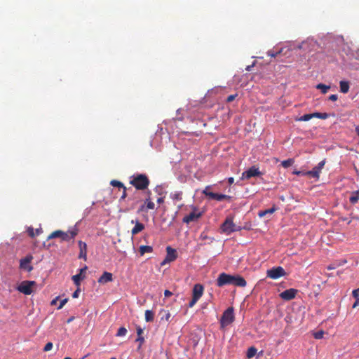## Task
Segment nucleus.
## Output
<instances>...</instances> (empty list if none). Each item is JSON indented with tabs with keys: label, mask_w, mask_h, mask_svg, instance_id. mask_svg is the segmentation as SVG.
I'll use <instances>...</instances> for the list:
<instances>
[{
	"label": "nucleus",
	"mask_w": 359,
	"mask_h": 359,
	"mask_svg": "<svg viewBox=\"0 0 359 359\" xmlns=\"http://www.w3.org/2000/svg\"><path fill=\"white\" fill-rule=\"evenodd\" d=\"M246 280L239 275L233 276L226 273H222L219 275L217 279V285L218 287L231 285L243 287L246 286Z\"/></svg>",
	"instance_id": "f257e3e1"
},
{
	"label": "nucleus",
	"mask_w": 359,
	"mask_h": 359,
	"mask_svg": "<svg viewBox=\"0 0 359 359\" xmlns=\"http://www.w3.org/2000/svg\"><path fill=\"white\" fill-rule=\"evenodd\" d=\"M129 182L137 190L144 191L148 188L150 181L145 174H135L130 177Z\"/></svg>",
	"instance_id": "f03ea898"
},
{
	"label": "nucleus",
	"mask_w": 359,
	"mask_h": 359,
	"mask_svg": "<svg viewBox=\"0 0 359 359\" xmlns=\"http://www.w3.org/2000/svg\"><path fill=\"white\" fill-rule=\"evenodd\" d=\"M79 229L74 226L72 229L65 232L61 230H57L52 232L48 237V240L53 239L55 238H60L63 241H69L71 239H74L78 234Z\"/></svg>",
	"instance_id": "7ed1b4c3"
},
{
	"label": "nucleus",
	"mask_w": 359,
	"mask_h": 359,
	"mask_svg": "<svg viewBox=\"0 0 359 359\" xmlns=\"http://www.w3.org/2000/svg\"><path fill=\"white\" fill-rule=\"evenodd\" d=\"M234 319L235 317L233 313V308L229 307L226 310L224 311L220 319L221 327L224 328L225 327L229 325L234 321Z\"/></svg>",
	"instance_id": "20e7f679"
},
{
	"label": "nucleus",
	"mask_w": 359,
	"mask_h": 359,
	"mask_svg": "<svg viewBox=\"0 0 359 359\" xmlns=\"http://www.w3.org/2000/svg\"><path fill=\"white\" fill-rule=\"evenodd\" d=\"M222 232L230 234L232 232L241 230V227H237L233 222L232 218H226L221 226Z\"/></svg>",
	"instance_id": "39448f33"
},
{
	"label": "nucleus",
	"mask_w": 359,
	"mask_h": 359,
	"mask_svg": "<svg viewBox=\"0 0 359 359\" xmlns=\"http://www.w3.org/2000/svg\"><path fill=\"white\" fill-rule=\"evenodd\" d=\"M210 187L207 186L205 189L202 191V193L205 196L209 197L211 199L216 200L217 201H222L224 200H229L231 198V196L223 194H217L213 193L209 191Z\"/></svg>",
	"instance_id": "423d86ee"
},
{
	"label": "nucleus",
	"mask_w": 359,
	"mask_h": 359,
	"mask_svg": "<svg viewBox=\"0 0 359 359\" xmlns=\"http://www.w3.org/2000/svg\"><path fill=\"white\" fill-rule=\"evenodd\" d=\"M36 285L35 281H22L17 287V290L24 294L29 295L32 293V287Z\"/></svg>",
	"instance_id": "0eeeda50"
},
{
	"label": "nucleus",
	"mask_w": 359,
	"mask_h": 359,
	"mask_svg": "<svg viewBox=\"0 0 359 359\" xmlns=\"http://www.w3.org/2000/svg\"><path fill=\"white\" fill-rule=\"evenodd\" d=\"M267 277L276 280L285 275L284 269L281 266L273 267L266 271Z\"/></svg>",
	"instance_id": "6e6552de"
},
{
	"label": "nucleus",
	"mask_w": 359,
	"mask_h": 359,
	"mask_svg": "<svg viewBox=\"0 0 359 359\" xmlns=\"http://www.w3.org/2000/svg\"><path fill=\"white\" fill-rule=\"evenodd\" d=\"M262 175V172L259 171V168L255 165L250 167L249 169L242 173L241 179L249 180L253 177H259Z\"/></svg>",
	"instance_id": "1a4fd4ad"
},
{
	"label": "nucleus",
	"mask_w": 359,
	"mask_h": 359,
	"mask_svg": "<svg viewBox=\"0 0 359 359\" xmlns=\"http://www.w3.org/2000/svg\"><path fill=\"white\" fill-rule=\"evenodd\" d=\"M151 194L150 191L147 193V198L144 200V203L140 207L138 212L147 211L148 210H154L155 208V204L151 201Z\"/></svg>",
	"instance_id": "9d476101"
},
{
	"label": "nucleus",
	"mask_w": 359,
	"mask_h": 359,
	"mask_svg": "<svg viewBox=\"0 0 359 359\" xmlns=\"http://www.w3.org/2000/svg\"><path fill=\"white\" fill-rule=\"evenodd\" d=\"M325 164V161H321L318 165L315 166L311 170L306 172L305 175H309L313 177L319 178L320 173Z\"/></svg>",
	"instance_id": "9b49d317"
},
{
	"label": "nucleus",
	"mask_w": 359,
	"mask_h": 359,
	"mask_svg": "<svg viewBox=\"0 0 359 359\" xmlns=\"http://www.w3.org/2000/svg\"><path fill=\"white\" fill-rule=\"evenodd\" d=\"M167 255L164 260L161 262V265H165L167 263L172 262L177 259V252L170 246L166 248Z\"/></svg>",
	"instance_id": "f8f14e48"
},
{
	"label": "nucleus",
	"mask_w": 359,
	"mask_h": 359,
	"mask_svg": "<svg viewBox=\"0 0 359 359\" xmlns=\"http://www.w3.org/2000/svg\"><path fill=\"white\" fill-rule=\"evenodd\" d=\"M32 259L33 257L31 255L26 256L23 259H21L20 261V268L30 272L33 269L32 266L30 264Z\"/></svg>",
	"instance_id": "ddd939ff"
},
{
	"label": "nucleus",
	"mask_w": 359,
	"mask_h": 359,
	"mask_svg": "<svg viewBox=\"0 0 359 359\" xmlns=\"http://www.w3.org/2000/svg\"><path fill=\"white\" fill-rule=\"evenodd\" d=\"M298 290L294 288H290L288 290H285L280 294V297L282 299L285 301H290L293 299L297 294Z\"/></svg>",
	"instance_id": "4468645a"
},
{
	"label": "nucleus",
	"mask_w": 359,
	"mask_h": 359,
	"mask_svg": "<svg viewBox=\"0 0 359 359\" xmlns=\"http://www.w3.org/2000/svg\"><path fill=\"white\" fill-rule=\"evenodd\" d=\"M88 267L85 266L79 270V273L72 276V280L76 285L79 286L81 280L85 278V275L83 273L86 271Z\"/></svg>",
	"instance_id": "2eb2a0df"
},
{
	"label": "nucleus",
	"mask_w": 359,
	"mask_h": 359,
	"mask_svg": "<svg viewBox=\"0 0 359 359\" xmlns=\"http://www.w3.org/2000/svg\"><path fill=\"white\" fill-rule=\"evenodd\" d=\"M203 286L201 284H196L194 286L193 290H192V297L197 299L199 300V299L202 297L203 294Z\"/></svg>",
	"instance_id": "dca6fc26"
},
{
	"label": "nucleus",
	"mask_w": 359,
	"mask_h": 359,
	"mask_svg": "<svg viewBox=\"0 0 359 359\" xmlns=\"http://www.w3.org/2000/svg\"><path fill=\"white\" fill-rule=\"evenodd\" d=\"M79 258L83 259L86 260L87 257V245L86 243L79 241Z\"/></svg>",
	"instance_id": "f3484780"
},
{
	"label": "nucleus",
	"mask_w": 359,
	"mask_h": 359,
	"mask_svg": "<svg viewBox=\"0 0 359 359\" xmlns=\"http://www.w3.org/2000/svg\"><path fill=\"white\" fill-rule=\"evenodd\" d=\"M131 223L135 224V226L131 230V233L133 236L137 234L138 233L141 232L144 229V225L137 220H132Z\"/></svg>",
	"instance_id": "a211bd4d"
},
{
	"label": "nucleus",
	"mask_w": 359,
	"mask_h": 359,
	"mask_svg": "<svg viewBox=\"0 0 359 359\" xmlns=\"http://www.w3.org/2000/svg\"><path fill=\"white\" fill-rule=\"evenodd\" d=\"M113 280V275L111 273L104 271L103 274L99 278L98 283L104 284Z\"/></svg>",
	"instance_id": "6ab92c4d"
},
{
	"label": "nucleus",
	"mask_w": 359,
	"mask_h": 359,
	"mask_svg": "<svg viewBox=\"0 0 359 359\" xmlns=\"http://www.w3.org/2000/svg\"><path fill=\"white\" fill-rule=\"evenodd\" d=\"M201 213H196L194 212H192L189 213V215H186L183 218V222L184 223L189 224L191 222L196 220L197 219L201 217Z\"/></svg>",
	"instance_id": "aec40b11"
},
{
	"label": "nucleus",
	"mask_w": 359,
	"mask_h": 359,
	"mask_svg": "<svg viewBox=\"0 0 359 359\" xmlns=\"http://www.w3.org/2000/svg\"><path fill=\"white\" fill-rule=\"evenodd\" d=\"M340 91L342 93H347L350 88V85L348 81H341L339 82Z\"/></svg>",
	"instance_id": "412c9836"
},
{
	"label": "nucleus",
	"mask_w": 359,
	"mask_h": 359,
	"mask_svg": "<svg viewBox=\"0 0 359 359\" xmlns=\"http://www.w3.org/2000/svg\"><path fill=\"white\" fill-rule=\"evenodd\" d=\"M276 210H277V208H276V206L273 205V207L269 209L259 211L258 212V216L259 217H263L267 214H273Z\"/></svg>",
	"instance_id": "4be33fe9"
},
{
	"label": "nucleus",
	"mask_w": 359,
	"mask_h": 359,
	"mask_svg": "<svg viewBox=\"0 0 359 359\" xmlns=\"http://www.w3.org/2000/svg\"><path fill=\"white\" fill-rule=\"evenodd\" d=\"M140 253L141 255H144L145 253H151L153 251V248L149 245H141L140 247Z\"/></svg>",
	"instance_id": "5701e85b"
},
{
	"label": "nucleus",
	"mask_w": 359,
	"mask_h": 359,
	"mask_svg": "<svg viewBox=\"0 0 359 359\" xmlns=\"http://www.w3.org/2000/svg\"><path fill=\"white\" fill-rule=\"evenodd\" d=\"M349 201H350L351 203H352V204L357 203L359 201V191H353L351 194V197L349 198Z\"/></svg>",
	"instance_id": "b1692460"
},
{
	"label": "nucleus",
	"mask_w": 359,
	"mask_h": 359,
	"mask_svg": "<svg viewBox=\"0 0 359 359\" xmlns=\"http://www.w3.org/2000/svg\"><path fill=\"white\" fill-rule=\"evenodd\" d=\"M316 88L318 90H321V93L323 94H326L328 91V90L330 89V86H327L325 84H323V83H318L316 85Z\"/></svg>",
	"instance_id": "393cba45"
},
{
	"label": "nucleus",
	"mask_w": 359,
	"mask_h": 359,
	"mask_svg": "<svg viewBox=\"0 0 359 359\" xmlns=\"http://www.w3.org/2000/svg\"><path fill=\"white\" fill-rule=\"evenodd\" d=\"M160 315H161V320H165V321H169L170 318L171 316V315L168 311L163 310V309H162L160 311Z\"/></svg>",
	"instance_id": "a878e982"
},
{
	"label": "nucleus",
	"mask_w": 359,
	"mask_h": 359,
	"mask_svg": "<svg viewBox=\"0 0 359 359\" xmlns=\"http://www.w3.org/2000/svg\"><path fill=\"white\" fill-rule=\"evenodd\" d=\"M41 231H42L39 229L34 230L32 227H29L27 230L29 236L32 238H34L36 236L39 235L41 233Z\"/></svg>",
	"instance_id": "bb28decb"
},
{
	"label": "nucleus",
	"mask_w": 359,
	"mask_h": 359,
	"mask_svg": "<svg viewBox=\"0 0 359 359\" xmlns=\"http://www.w3.org/2000/svg\"><path fill=\"white\" fill-rule=\"evenodd\" d=\"M154 318V313L151 310L145 311V320L147 322H152Z\"/></svg>",
	"instance_id": "cd10ccee"
},
{
	"label": "nucleus",
	"mask_w": 359,
	"mask_h": 359,
	"mask_svg": "<svg viewBox=\"0 0 359 359\" xmlns=\"http://www.w3.org/2000/svg\"><path fill=\"white\" fill-rule=\"evenodd\" d=\"M257 348L254 346L250 347L247 351L246 356L248 358H252L254 357L257 353Z\"/></svg>",
	"instance_id": "c85d7f7f"
},
{
	"label": "nucleus",
	"mask_w": 359,
	"mask_h": 359,
	"mask_svg": "<svg viewBox=\"0 0 359 359\" xmlns=\"http://www.w3.org/2000/svg\"><path fill=\"white\" fill-rule=\"evenodd\" d=\"M294 162V161L293 158H288L287 160L283 161L281 162V165L283 168H289L290 166L292 165Z\"/></svg>",
	"instance_id": "c756f323"
},
{
	"label": "nucleus",
	"mask_w": 359,
	"mask_h": 359,
	"mask_svg": "<svg viewBox=\"0 0 359 359\" xmlns=\"http://www.w3.org/2000/svg\"><path fill=\"white\" fill-rule=\"evenodd\" d=\"M182 194L181 191H175L174 193H171L170 197L175 201H181L182 200Z\"/></svg>",
	"instance_id": "7c9ffc66"
},
{
	"label": "nucleus",
	"mask_w": 359,
	"mask_h": 359,
	"mask_svg": "<svg viewBox=\"0 0 359 359\" xmlns=\"http://www.w3.org/2000/svg\"><path fill=\"white\" fill-rule=\"evenodd\" d=\"M110 184L113 187H118V188H121V189L125 187L124 184L121 182L116 180H111L110 182Z\"/></svg>",
	"instance_id": "2f4dec72"
},
{
	"label": "nucleus",
	"mask_w": 359,
	"mask_h": 359,
	"mask_svg": "<svg viewBox=\"0 0 359 359\" xmlns=\"http://www.w3.org/2000/svg\"><path fill=\"white\" fill-rule=\"evenodd\" d=\"M127 333V330L126 327H121L118 331H117V333L116 334V337H123Z\"/></svg>",
	"instance_id": "473e14b6"
},
{
	"label": "nucleus",
	"mask_w": 359,
	"mask_h": 359,
	"mask_svg": "<svg viewBox=\"0 0 359 359\" xmlns=\"http://www.w3.org/2000/svg\"><path fill=\"white\" fill-rule=\"evenodd\" d=\"M312 118V114H306L301 116L298 121H308Z\"/></svg>",
	"instance_id": "72a5a7b5"
},
{
	"label": "nucleus",
	"mask_w": 359,
	"mask_h": 359,
	"mask_svg": "<svg viewBox=\"0 0 359 359\" xmlns=\"http://www.w3.org/2000/svg\"><path fill=\"white\" fill-rule=\"evenodd\" d=\"M323 336L324 332L323 330H320L313 333V337L316 339H320L323 337Z\"/></svg>",
	"instance_id": "f704fd0d"
},
{
	"label": "nucleus",
	"mask_w": 359,
	"mask_h": 359,
	"mask_svg": "<svg viewBox=\"0 0 359 359\" xmlns=\"http://www.w3.org/2000/svg\"><path fill=\"white\" fill-rule=\"evenodd\" d=\"M123 189V193H122V195L119 199V201H123L127 197V188L126 187H124Z\"/></svg>",
	"instance_id": "c9c22d12"
},
{
	"label": "nucleus",
	"mask_w": 359,
	"mask_h": 359,
	"mask_svg": "<svg viewBox=\"0 0 359 359\" xmlns=\"http://www.w3.org/2000/svg\"><path fill=\"white\" fill-rule=\"evenodd\" d=\"M53 343H52V342H48V343L45 345V346H44V348H43V351L47 352V351H50V350L52 349V348H53Z\"/></svg>",
	"instance_id": "e433bc0d"
},
{
	"label": "nucleus",
	"mask_w": 359,
	"mask_h": 359,
	"mask_svg": "<svg viewBox=\"0 0 359 359\" xmlns=\"http://www.w3.org/2000/svg\"><path fill=\"white\" fill-rule=\"evenodd\" d=\"M238 94H234V95H230L227 97L226 98V102H231L232 101H233L235 100V98L237 97Z\"/></svg>",
	"instance_id": "4c0bfd02"
},
{
	"label": "nucleus",
	"mask_w": 359,
	"mask_h": 359,
	"mask_svg": "<svg viewBox=\"0 0 359 359\" xmlns=\"http://www.w3.org/2000/svg\"><path fill=\"white\" fill-rule=\"evenodd\" d=\"M67 301H68V299H62L60 301V305L57 307V309H62L65 305V304L67 302Z\"/></svg>",
	"instance_id": "58836bf2"
},
{
	"label": "nucleus",
	"mask_w": 359,
	"mask_h": 359,
	"mask_svg": "<svg viewBox=\"0 0 359 359\" xmlns=\"http://www.w3.org/2000/svg\"><path fill=\"white\" fill-rule=\"evenodd\" d=\"M198 301V299L192 297V299L189 303V307H190V308L193 307L196 304V302Z\"/></svg>",
	"instance_id": "ea45409f"
},
{
	"label": "nucleus",
	"mask_w": 359,
	"mask_h": 359,
	"mask_svg": "<svg viewBox=\"0 0 359 359\" xmlns=\"http://www.w3.org/2000/svg\"><path fill=\"white\" fill-rule=\"evenodd\" d=\"M137 203V201H136L135 203H134V204L130 207V208H126L125 209H123L121 210V211L123 212H129L130 210L134 209L135 206V204Z\"/></svg>",
	"instance_id": "a19ab883"
},
{
	"label": "nucleus",
	"mask_w": 359,
	"mask_h": 359,
	"mask_svg": "<svg viewBox=\"0 0 359 359\" xmlns=\"http://www.w3.org/2000/svg\"><path fill=\"white\" fill-rule=\"evenodd\" d=\"M353 297L355 299L359 298V287L356 290H354L352 292Z\"/></svg>",
	"instance_id": "79ce46f5"
},
{
	"label": "nucleus",
	"mask_w": 359,
	"mask_h": 359,
	"mask_svg": "<svg viewBox=\"0 0 359 359\" xmlns=\"http://www.w3.org/2000/svg\"><path fill=\"white\" fill-rule=\"evenodd\" d=\"M136 330H137V336H139V337L142 336V334L143 333V329L140 326H137Z\"/></svg>",
	"instance_id": "37998d69"
},
{
	"label": "nucleus",
	"mask_w": 359,
	"mask_h": 359,
	"mask_svg": "<svg viewBox=\"0 0 359 359\" xmlns=\"http://www.w3.org/2000/svg\"><path fill=\"white\" fill-rule=\"evenodd\" d=\"M136 341H139V342H140V346H139V347H140V346H141V345L144 342V337H142V336H140V337L138 336V337H137V339H136Z\"/></svg>",
	"instance_id": "c03bdc74"
},
{
	"label": "nucleus",
	"mask_w": 359,
	"mask_h": 359,
	"mask_svg": "<svg viewBox=\"0 0 359 359\" xmlns=\"http://www.w3.org/2000/svg\"><path fill=\"white\" fill-rule=\"evenodd\" d=\"M279 53V52H276V53H274L273 51L272 50H269L268 53H267V55L269 56H271L272 57H276L278 54Z\"/></svg>",
	"instance_id": "a18cd8bd"
},
{
	"label": "nucleus",
	"mask_w": 359,
	"mask_h": 359,
	"mask_svg": "<svg viewBox=\"0 0 359 359\" xmlns=\"http://www.w3.org/2000/svg\"><path fill=\"white\" fill-rule=\"evenodd\" d=\"M338 99V96L337 95H331L329 96V100L331 101H337Z\"/></svg>",
	"instance_id": "49530a36"
},
{
	"label": "nucleus",
	"mask_w": 359,
	"mask_h": 359,
	"mask_svg": "<svg viewBox=\"0 0 359 359\" xmlns=\"http://www.w3.org/2000/svg\"><path fill=\"white\" fill-rule=\"evenodd\" d=\"M329 116L328 114L327 113H320V119H326Z\"/></svg>",
	"instance_id": "de8ad7c7"
},
{
	"label": "nucleus",
	"mask_w": 359,
	"mask_h": 359,
	"mask_svg": "<svg viewBox=\"0 0 359 359\" xmlns=\"http://www.w3.org/2000/svg\"><path fill=\"white\" fill-rule=\"evenodd\" d=\"M172 294V293L170 290H165L164 291V295H165V297H170Z\"/></svg>",
	"instance_id": "09e8293b"
},
{
	"label": "nucleus",
	"mask_w": 359,
	"mask_h": 359,
	"mask_svg": "<svg viewBox=\"0 0 359 359\" xmlns=\"http://www.w3.org/2000/svg\"><path fill=\"white\" fill-rule=\"evenodd\" d=\"M80 292V290L79 289H77L75 292H74V293L72 294V297L73 298H77L79 297V294Z\"/></svg>",
	"instance_id": "8fccbe9b"
},
{
	"label": "nucleus",
	"mask_w": 359,
	"mask_h": 359,
	"mask_svg": "<svg viewBox=\"0 0 359 359\" xmlns=\"http://www.w3.org/2000/svg\"><path fill=\"white\" fill-rule=\"evenodd\" d=\"M311 114H312V118H320V112H315V113H313Z\"/></svg>",
	"instance_id": "3c124183"
},
{
	"label": "nucleus",
	"mask_w": 359,
	"mask_h": 359,
	"mask_svg": "<svg viewBox=\"0 0 359 359\" xmlns=\"http://www.w3.org/2000/svg\"><path fill=\"white\" fill-rule=\"evenodd\" d=\"M359 305V298L355 299V302H354L353 305V308H355Z\"/></svg>",
	"instance_id": "603ef678"
},
{
	"label": "nucleus",
	"mask_w": 359,
	"mask_h": 359,
	"mask_svg": "<svg viewBox=\"0 0 359 359\" xmlns=\"http://www.w3.org/2000/svg\"><path fill=\"white\" fill-rule=\"evenodd\" d=\"M304 173L305 172H302L298 171V170L293 171V174L297 175H305Z\"/></svg>",
	"instance_id": "864d4df0"
},
{
	"label": "nucleus",
	"mask_w": 359,
	"mask_h": 359,
	"mask_svg": "<svg viewBox=\"0 0 359 359\" xmlns=\"http://www.w3.org/2000/svg\"><path fill=\"white\" fill-rule=\"evenodd\" d=\"M234 182V178L231 177L228 178V183L231 185Z\"/></svg>",
	"instance_id": "5fc2aeb1"
},
{
	"label": "nucleus",
	"mask_w": 359,
	"mask_h": 359,
	"mask_svg": "<svg viewBox=\"0 0 359 359\" xmlns=\"http://www.w3.org/2000/svg\"><path fill=\"white\" fill-rule=\"evenodd\" d=\"M336 268V266L335 265H333V264H330L329 266H327V269L328 270H332V269H334Z\"/></svg>",
	"instance_id": "6e6d98bb"
},
{
	"label": "nucleus",
	"mask_w": 359,
	"mask_h": 359,
	"mask_svg": "<svg viewBox=\"0 0 359 359\" xmlns=\"http://www.w3.org/2000/svg\"><path fill=\"white\" fill-rule=\"evenodd\" d=\"M163 201H164V198L163 197H160L157 199L158 203H163Z\"/></svg>",
	"instance_id": "4d7b16f0"
},
{
	"label": "nucleus",
	"mask_w": 359,
	"mask_h": 359,
	"mask_svg": "<svg viewBox=\"0 0 359 359\" xmlns=\"http://www.w3.org/2000/svg\"><path fill=\"white\" fill-rule=\"evenodd\" d=\"M355 132L356 134L359 136V126L355 127Z\"/></svg>",
	"instance_id": "13d9d810"
},
{
	"label": "nucleus",
	"mask_w": 359,
	"mask_h": 359,
	"mask_svg": "<svg viewBox=\"0 0 359 359\" xmlns=\"http://www.w3.org/2000/svg\"><path fill=\"white\" fill-rule=\"evenodd\" d=\"M74 320V317H71L69 318L68 320H67V323H69L70 322H72V320Z\"/></svg>",
	"instance_id": "bf43d9fd"
},
{
	"label": "nucleus",
	"mask_w": 359,
	"mask_h": 359,
	"mask_svg": "<svg viewBox=\"0 0 359 359\" xmlns=\"http://www.w3.org/2000/svg\"><path fill=\"white\" fill-rule=\"evenodd\" d=\"M57 299V298H56L55 299H53V300L51 302V304H55Z\"/></svg>",
	"instance_id": "052dcab7"
},
{
	"label": "nucleus",
	"mask_w": 359,
	"mask_h": 359,
	"mask_svg": "<svg viewBox=\"0 0 359 359\" xmlns=\"http://www.w3.org/2000/svg\"><path fill=\"white\" fill-rule=\"evenodd\" d=\"M251 67H252V66H248V67H246V70H247V71H250Z\"/></svg>",
	"instance_id": "680f3d73"
},
{
	"label": "nucleus",
	"mask_w": 359,
	"mask_h": 359,
	"mask_svg": "<svg viewBox=\"0 0 359 359\" xmlns=\"http://www.w3.org/2000/svg\"><path fill=\"white\" fill-rule=\"evenodd\" d=\"M64 359H71L69 357H65Z\"/></svg>",
	"instance_id": "e2e57ef3"
}]
</instances>
